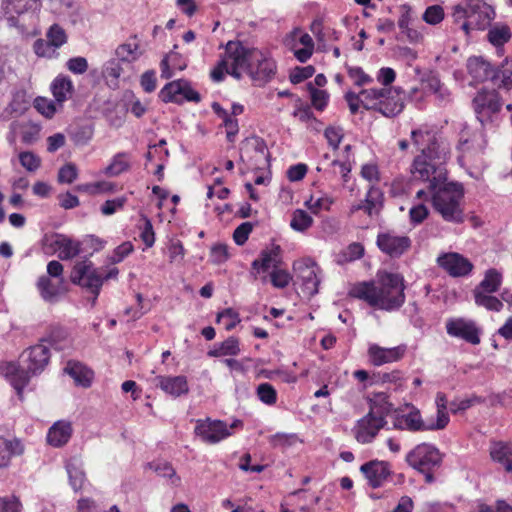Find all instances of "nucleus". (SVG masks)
I'll return each mask as SVG.
<instances>
[{
	"mask_svg": "<svg viewBox=\"0 0 512 512\" xmlns=\"http://www.w3.org/2000/svg\"><path fill=\"white\" fill-rule=\"evenodd\" d=\"M411 139L420 153L413 161L411 173L415 180L430 181L432 187L447 179L444 164L449 157V147L439 142L435 130L422 125L412 130Z\"/></svg>",
	"mask_w": 512,
	"mask_h": 512,
	"instance_id": "obj_1",
	"label": "nucleus"
},
{
	"mask_svg": "<svg viewBox=\"0 0 512 512\" xmlns=\"http://www.w3.org/2000/svg\"><path fill=\"white\" fill-rule=\"evenodd\" d=\"M360 175L368 181L370 185H376L380 181V172L378 166L374 163L362 165Z\"/></svg>",
	"mask_w": 512,
	"mask_h": 512,
	"instance_id": "obj_63",
	"label": "nucleus"
},
{
	"mask_svg": "<svg viewBox=\"0 0 512 512\" xmlns=\"http://www.w3.org/2000/svg\"><path fill=\"white\" fill-rule=\"evenodd\" d=\"M405 349L403 347L383 348L376 344L370 345L368 355L375 366L392 363L402 358Z\"/></svg>",
	"mask_w": 512,
	"mask_h": 512,
	"instance_id": "obj_26",
	"label": "nucleus"
},
{
	"mask_svg": "<svg viewBox=\"0 0 512 512\" xmlns=\"http://www.w3.org/2000/svg\"><path fill=\"white\" fill-rule=\"evenodd\" d=\"M365 213L373 216L379 213L384 203V194L376 185H370L365 196Z\"/></svg>",
	"mask_w": 512,
	"mask_h": 512,
	"instance_id": "obj_38",
	"label": "nucleus"
},
{
	"mask_svg": "<svg viewBox=\"0 0 512 512\" xmlns=\"http://www.w3.org/2000/svg\"><path fill=\"white\" fill-rule=\"evenodd\" d=\"M144 51L140 46L137 37H132L129 41L120 44L116 50L115 55L120 62L133 63L137 61Z\"/></svg>",
	"mask_w": 512,
	"mask_h": 512,
	"instance_id": "obj_31",
	"label": "nucleus"
},
{
	"mask_svg": "<svg viewBox=\"0 0 512 512\" xmlns=\"http://www.w3.org/2000/svg\"><path fill=\"white\" fill-rule=\"evenodd\" d=\"M314 220L312 216L303 209H296L291 216L290 227L297 232L304 233L312 227Z\"/></svg>",
	"mask_w": 512,
	"mask_h": 512,
	"instance_id": "obj_46",
	"label": "nucleus"
},
{
	"mask_svg": "<svg viewBox=\"0 0 512 512\" xmlns=\"http://www.w3.org/2000/svg\"><path fill=\"white\" fill-rule=\"evenodd\" d=\"M242 426L240 420H235L231 425L217 419H198L194 428V433L204 443L214 445L232 435V429Z\"/></svg>",
	"mask_w": 512,
	"mask_h": 512,
	"instance_id": "obj_10",
	"label": "nucleus"
},
{
	"mask_svg": "<svg viewBox=\"0 0 512 512\" xmlns=\"http://www.w3.org/2000/svg\"><path fill=\"white\" fill-rule=\"evenodd\" d=\"M276 65L274 61L267 57L261 50L254 52V60L248 74L256 85H263L275 73Z\"/></svg>",
	"mask_w": 512,
	"mask_h": 512,
	"instance_id": "obj_21",
	"label": "nucleus"
},
{
	"mask_svg": "<svg viewBox=\"0 0 512 512\" xmlns=\"http://www.w3.org/2000/svg\"><path fill=\"white\" fill-rule=\"evenodd\" d=\"M437 407L436 421H433V425L430 428H436L437 430L444 429L449 423L448 415V401L444 393H437L435 399Z\"/></svg>",
	"mask_w": 512,
	"mask_h": 512,
	"instance_id": "obj_44",
	"label": "nucleus"
},
{
	"mask_svg": "<svg viewBox=\"0 0 512 512\" xmlns=\"http://www.w3.org/2000/svg\"><path fill=\"white\" fill-rule=\"evenodd\" d=\"M142 224L140 225V238L144 242L147 248H150L155 243V233L153 230V226L151 221L145 217L142 216L141 218Z\"/></svg>",
	"mask_w": 512,
	"mask_h": 512,
	"instance_id": "obj_55",
	"label": "nucleus"
},
{
	"mask_svg": "<svg viewBox=\"0 0 512 512\" xmlns=\"http://www.w3.org/2000/svg\"><path fill=\"white\" fill-rule=\"evenodd\" d=\"M34 107L40 114H42L46 118L53 117L57 111V106L55 105V103L52 100L45 97H37L34 101Z\"/></svg>",
	"mask_w": 512,
	"mask_h": 512,
	"instance_id": "obj_56",
	"label": "nucleus"
},
{
	"mask_svg": "<svg viewBox=\"0 0 512 512\" xmlns=\"http://www.w3.org/2000/svg\"><path fill=\"white\" fill-rule=\"evenodd\" d=\"M217 322L222 324L227 331H230L240 322V317L235 310L228 308L217 315Z\"/></svg>",
	"mask_w": 512,
	"mask_h": 512,
	"instance_id": "obj_54",
	"label": "nucleus"
},
{
	"mask_svg": "<svg viewBox=\"0 0 512 512\" xmlns=\"http://www.w3.org/2000/svg\"><path fill=\"white\" fill-rule=\"evenodd\" d=\"M403 282V277L397 273L379 271L374 281L355 284L349 294L372 307L393 311L405 302Z\"/></svg>",
	"mask_w": 512,
	"mask_h": 512,
	"instance_id": "obj_2",
	"label": "nucleus"
},
{
	"mask_svg": "<svg viewBox=\"0 0 512 512\" xmlns=\"http://www.w3.org/2000/svg\"><path fill=\"white\" fill-rule=\"evenodd\" d=\"M406 462L410 467L422 473L427 483H432L434 471L441 466L442 454L436 446L421 443L406 455Z\"/></svg>",
	"mask_w": 512,
	"mask_h": 512,
	"instance_id": "obj_7",
	"label": "nucleus"
},
{
	"mask_svg": "<svg viewBox=\"0 0 512 512\" xmlns=\"http://www.w3.org/2000/svg\"><path fill=\"white\" fill-rule=\"evenodd\" d=\"M488 40L495 47H501L511 39V31L506 25L496 24L488 32Z\"/></svg>",
	"mask_w": 512,
	"mask_h": 512,
	"instance_id": "obj_48",
	"label": "nucleus"
},
{
	"mask_svg": "<svg viewBox=\"0 0 512 512\" xmlns=\"http://www.w3.org/2000/svg\"><path fill=\"white\" fill-rule=\"evenodd\" d=\"M422 18L427 24L437 25L444 19V9L440 5L429 6L423 13Z\"/></svg>",
	"mask_w": 512,
	"mask_h": 512,
	"instance_id": "obj_57",
	"label": "nucleus"
},
{
	"mask_svg": "<svg viewBox=\"0 0 512 512\" xmlns=\"http://www.w3.org/2000/svg\"><path fill=\"white\" fill-rule=\"evenodd\" d=\"M33 50L37 56L49 59L56 58L59 55L58 48L54 47L47 38L46 40L37 39L33 44Z\"/></svg>",
	"mask_w": 512,
	"mask_h": 512,
	"instance_id": "obj_51",
	"label": "nucleus"
},
{
	"mask_svg": "<svg viewBox=\"0 0 512 512\" xmlns=\"http://www.w3.org/2000/svg\"><path fill=\"white\" fill-rule=\"evenodd\" d=\"M360 471L373 488L381 487L391 474L390 465L379 460H372L363 464Z\"/></svg>",
	"mask_w": 512,
	"mask_h": 512,
	"instance_id": "obj_23",
	"label": "nucleus"
},
{
	"mask_svg": "<svg viewBox=\"0 0 512 512\" xmlns=\"http://www.w3.org/2000/svg\"><path fill=\"white\" fill-rule=\"evenodd\" d=\"M185 68L186 63L181 60L179 54L176 52H170L160 63L161 77L169 79L173 77L175 70L182 71Z\"/></svg>",
	"mask_w": 512,
	"mask_h": 512,
	"instance_id": "obj_39",
	"label": "nucleus"
},
{
	"mask_svg": "<svg viewBox=\"0 0 512 512\" xmlns=\"http://www.w3.org/2000/svg\"><path fill=\"white\" fill-rule=\"evenodd\" d=\"M148 466L159 476L170 478L172 484H177L180 481V478L176 475L174 468L166 461H153L149 463Z\"/></svg>",
	"mask_w": 512,
	"mask_h": 512,
	"instance_id": "obj_50",
	"label": "nucleus"
},
{
	"mask_svg": "<svg viewBox=\"0 0 512 512\" xmlns=\"http://www.w3.org/2000/svg\"><path fill=\"white\" fill-rule=\"evenodd\" d=\"M377 245L387 255L399 257L411 246V240L409 237L398 235L395 232H384L378 234Z\"/></svg>",
	"mask_w": 512,
	"mask_h": 512,
	"instance_id": "obj_20",
	"label": "nucleus"
},
{
	"mask_svg": "<svg viewBox=\"0 0 512 512\" xmlns=\"http://www.w3.org/2000/svg\"><path fill=\"white\" fill-rule=\"evenodd\" d=\"M293 270L303 296L311 298L316 295L320 284V269L317 264L310 258H304L294 262Z\"/></svg>",
	"mask_w": 512,
	"mask_h": 512,
	"instance_id": "obj_12",
	"label": "nucleus"
},
{
	"mask_svg": "<svg viewBox=\"0 0 512 512\" xmlns=\"http://www.w3.org/2000/svg\"><path fill=\"white\" fill-rule=\"evenodd\" d=\"M434 95L439 106H446L452 101L450 90L441 83L438 76L431 74L421 80L419 87H413L409 96L414 101H421L424 95Z\"/></svg>",
	"mask_w": 512,
	"mask_h": 512,
	"instance_id": "obj_14",
	"label": "nucleus"
},
{
	"mask_svg": "<svg viewBox=\"0 0 512 512\" xmlns=\"http://www.w3.org/2000/svg\"><path fill=\"white\" fill-rule=\"evenodd\" d=\"M280 263V247L276 246L268 251H263L260 258L255 259L252 263L253 269L266 272L270 268L276 269Z\"/></svg>",
	"mask_w": 512,
	"mask_h": 512,
	"instance_id": "obj_34",
	"label": "nucleus"
},
{
	"mask_svg": "<svg viewBox=\"0 0 512 512\" xmlns=\"http://www.w3.org/2000/svg\"><path fill=\"white\" fill-rule=\"evenodd\" d=\"M19 161L21 165L29 172L36 171L41 164L40 157L30 151L21 152L19 154Z\"/></svg>",
	"mask_w": 512,
	"mask_h": 512,
	"instance_id": "obj_59",
	"label": "nucleus"
},
{
	"mask_svg": "<svg viewBox=\"0 0 512 512\" xmlns=\"http://www.w3.org/2000/svg\"><path fill=\"white\" fill-rule=\"evenodd\" d=\"M432 425L433 421H424L420 411L413 406L408 413L396 416L393 422L395 429L411 432L437 430L436 428H430Z\"/></svg>",
	"mask_w": 512,
	"mask_h": 512,
	"instance_id": "obj_22",
	"label": "nucleus"
},
{
	"mask_svg": "<svg viewBox=\"0 0 512 512\" xmlns=\"http://www.w3.org/2000/svg\"><path fill=\"white\" fill-rule=\"evenodd\" d=\"M163 102L180 103L184 100L199 101L200 95L185 80H176L166 84L159 93Z\"/></svg>",
	"mask_w": 512,
	"mask_h": 512,
	"instance_id": "obj_18",
	"label": "nucleus"
},
{
	"mask_svg": "<svg viewBox=\"0 0 512 512\" xmlns=\"http://www.w3.org/2000/svg\"><path fill=\"white\" fill-rule=\"evenodd\" d=\"M157 385L167 394L173 397H180L189 391L187 378L178 376H158Z\"/></svg>",
	"mask_w": 512,
	"mask_h": 512,
	"instance_id": "obj_27",
	"label": "nucleus"
},
{
	"mask_svg": "<svg viewBox=\"0 0 512 512\" xmlns=\"http://www.w3.org/2000/svg\"><path fill=\"white\" fill-rule=\"evenodd\" d=\"M40 0H2V7L11 27H17L21 31L28 29L27 18H34V12L39 6Z\"/></svg>",
	"mask_w": 512,
	"mask_h": 512,
	"instance_id": "obj_11",
	"label": "nucleus"
},
{
	"mask_svg": "<svg viewBox=\"0 0 512 512\" xmlns=\"http://www.w3.org/2000/svg\"><path fill=\"white\" fill-rule=\"evenodd\" d=\"M324 136L329 146L335 150L339 147V144L341 143L344 137V133L342 128L330 126L325 129Z\"/></svg>",
	"mask_w": 512,
	"mask_h": 512,
	"instance_id": "obj_64",
	"label": "nucleus"
},
{
	"mask_svg": "<svg viewBox=\"0 0 512 512\" xmlns=\"http://www.w3.org/2000/svg\"><path fill=\"white\" fill-rule=\"evenodd\" d=\"M65 372L74 380L77 386L88 388L92 384L94 373L84 364L75 361H69L65 367Z\"/></svg>",
	"mask_w": 512,
	"mask_h": 512,
	"instance_id": "obj_28",
	"label": "nucleus"
},
{
	"mask_svg": "<svg viewBox=\"0 0 512 512\" xmlns=\"http://www.w3.org/2000/svg\"><path fill=\"white\" fill-rule=\"evenodd\" d=\"M482 399L477 396L468 397L465 399H456L449 404V410L452 413L465 411L475 404L481 403Z\"/></svg>",
	"mask_w": 512,
	"mask_h": 512,
	"instance_id": "obj_61",
	"label": "nucleus"
},
{
	"mask_svg": "<svg viewBox=\"0 0 512 512\" xmlns=\"http://www.w3.org/2000/svg\"><path fill=\"white\" fill-rule=\"evenodd\" d=\"M240 343L236 337H228L217 343L207 352L209 357L237 356L240 353Z\"/></svg>",
	"mask_w": 512,
	"mask_h": 512,
	"instance_id": "obj_37",
	"label": "nucleus"
},
{
	"mask_svg": "<svg viewBox=\"0 0 512 512\" xmlns=\"http://www.w3.org/2000/svg\"><path fill=\"white\" fill-rule=\"evenodd\" d=\"M270 279L275 288L283 289L289 285L292 277L286 270L276 268L270 273Z\"/></svg>",
	"mask_w": 512,
	"mask_h": 512,
	"instance_id": "obj_60",
	"label": "nucleus"
},
{
	"mask_svg": "<svg viewBox=\"0 0 512 512\" xmlns=\"http://www.w3.org/2000/svg\"><path fill=\"white\" fill-rule=\"evenodd\" d=\"M37 287L41 297L47 302L57 301L66 292L64 279H53L48 276H41Z\"/></svg>",
	"mask_w": 512,
	"mask_h": 512,
	"instance_id": "obj_25",
	"label": "nucleus"
},
{
	"mask_svg": "<svg viewBox=\"0 0 512 512\" xmlns=\"http://www.w3.org/2000/svg\"><path fill=\"white\" fill-rule=\"evenodd\" d=\"M50 246L61 260H69L80 253L81 244L66 235L56 234L50 239Z\"/></svg>",
	"mask_w": 512,
	"mask_h": 512,
	"instance_id": "obj_24",
	"label": "nucleus"
},
{
	"mask_svg": "<svg viewBox=\"0 0 512 512\" xmlns=\"http://www.w3.org/2000/svg\"><path fill=\"white\" fill-rule=\"evenodd\" d=\"M66 470L69 477V482L74 491H79L84 488L86 478L81 464L77 460H71L66 465Z\"/></svg>",
	"mask_w": 512,
	"mask_h": 512,
	"instance_id": "obj_45",
	"label": "nucleus"
},
{
	"mask_svg": "<svg viewBox=\"0 0 512 512\" xmlns=\"http://www.w3.org/2000/svg\"><path fill=\"white\" fill-rule=\"evenodd\" d=\"M70 135L77 145H86L93 137V128L89 125L76 126L71 129Z\"/></svg>",
	"mask_w": 512,
	"mask_h": 512,
	"instance_id": "obj_52",
	"label": "nucleus"
},
{
	"mask_svg": "<svg viewBox=\"0 0 512 512\" xmlns=\"http://www.w3.org/2000/svg\"><path fill=\"white\" fill-rule=\"evenodd\" d=\"M130 168V155L126 152H119L113 156L110 164L105 168L104 174L116 177Z\"/></svg>",
	"mask_w": 512,
	"mask_h": 512,
	"instance_id": "obj_42",
	"label": "nucleus"
},
{
	"mask_svg": "<svg viewBox=\"0 0 512 512\" xmlns=\"http://www.w3.org/2000/svg\"><path fill=\"white\" fill-rule=\"evenodd\" d=\"M446 330L450 336L461 338L471 344L480 342V330L475 322L465 318H452L446 322Z\"/></svg>",
	"mask_w": 512,
	"mask_h": 512,
	"instance_id": "obj_19",
	"label": "nucleus"
},
{
	"mask_svg": "<svg viewBox=\"0 0 512 512\" xmlns=\"http://www.w3.org/2000/svg\"><path fill=\"white\" fill-rule=\"evenodd\" d=\"M385 424V417L381 414H377L373 409H371L365 416L356 422L352 431L357 442L361 444H369L375 439Z\"/></svg>",
	"mask_w": 512,
	"mask_h": 512,
	"instance_id": "obj_15",
	"label": "nucleus"
},
{
	"mask_svg": "<svg viewBox=\"0 0 512 512\" xmlns=\"http://www.w3.org/2000/svg\"><path fill=\"white\" fill-rule=\"evenodd\" d=\"M490 454L494 461L503 465L505 470L512 474V444L495 443L491 447Z\"/></svg>",
	"mask_w": 512,
	"mask_h": 512,
	"instance_id": "obj_36",
	"label": "nucleus"
},
{
	"mask_svg": "<svg viewBox=\"0 0 512 512\" xmlns=\"http://www.w3.org/2000/svg\"><path fill=\"white\" fill-rule=\"evenodd\" d=\"M467 69L471 77L476 81H493L494 69L491 64L482 57H471L467 61Z\"/></svg>",
	"mask_w": 512,
	"mask_h": 512,
	"instance_id": "obj_32",
	"label": "nucleus"
},
{
	"mask_svg": "<svg viewBox=\"0 0 512 512\" xmlns=\"http://www.w3.org/2000/svg\"><path fill=\"white\" fill-rule=\"evenodd\" d=\"M491 294L492 293L474 290L475 303L478 306L484 307L490 311H501L503 308V302Z\"/></svg>",
	"mask_w": 512,
	"mask_h": 512,
	"instance_id": "obj_47",
	"label": "nucleus"
},
{
	"mask_svg": "<svg viewBox=\"0 0 512 512\" xmlns=\"http://www.w3.org/2000/svg\"><path fill=\"white\" fill-rule=\"evenodd\" d=\"M118 273L119 270L113 267L103 276L94 268L92 262L84 260L74 265L70 278L73 283L88 289L97 297L102 287L103 280L116 278Z\"/></svg>",
	"mask_w": 512,
	"mask_h": 512,
	"instance_id": "obj_8",
	"label": "nucleus"
},
{
	"mask_svg": "<svg viewBox=\"0 0 512 512\" xmlns=\"http://www.w3.org/2000/svg\"><path fill=\"white\" fill-rule=\"evenodd\" d=\"M495 17L492 6L480 0H470L454 8L453 18L461 23V29L468 35L471 30H484Z\"/></svg>",
	"mask_w": 512,
	"mask_h": 512,
	"instance_id": "obj_6",
	"label": "nucleus"
},
{
	"mask_svg": "<svg viewBox=\"0 0 512 512\" xmlns=\"http://www.w3.org/2000/svg\"><path fill=\"white\" fill-rule=\"evenodd\" d=\"M66 344L57 342L53 336L25 350L19 363H5L0 366L1 374L10 382L18 395L29 383L31 377L43 372L50 360V348L63 350Z\"/></svg>",
	"mask_w": 512,
	"mask_h": 512,
	"instance_id": "obj_3",
	"label": "nucleus"
},
{
	"mask_svg": "<svg viewBox=\"0 0 512 512\" xmlns=\"http://www.w3.org/2000/svg\"><path fill=\"white\" fill-rule=\"evenodd\" d=\"M71 435V423L67 421H57L49 428L47 441L54 447H62L69 441Z\"/></svg>",
	"mask_w": 512,
	"mask_h": 512,
	"instance_id": "obj_30",
	"label": "nucleus"
},
{
	"mask_svg": "<svg viewBox=\"0 0 512 512\" xmlns=\"http://www.w3.org/2000/svg\"><path fill=\"white\" fill-rule=\"evenodd\" d=\"M372 90L375 92L372 110L378 111L386 117H394L403 110L404 92L400 88L383 87L372 88Z\"/></svg>",
	"mask_w": 512,
	"mask_h": 512,
	"instance_id": "obj_13",
	"label": "nucleus"
},
{
	"mask_svg": "<svg viewBox=\"0 0 512 512\" xmlns=\"http://www.w3.org/2000/svg\"><path fill=\"white\" fill-rule=\"evenodd\" d=\"M437 263L452 277L469 276L474 268L473 263L468 258L457 252L439 255Z\"/></svg>",
	"mask_w": 512,
	"mask_h": 512,
	"instance_id": "obj_17",
	"label": "nucleus"
},
{
	"mask_svg": "<svg viewBox=\"0 0 512 512\" xmlns=\"http://www.w3.org/2000/svg\"><path fill=\"white\" fill-rule=\"evenodd\" d=\"M289 41L297 43L298 46L314 48L312 37L301 29H294L289 35H287L285 43Z\"/></svg>",
	"mask_w": 512,
	"mask_h": 512,
	"instance_id": "obj_58",
	"label": "nucleus"
},
{
	"mask_svg": "<svg viewBox=\"0 0 512 512\" xmlns=\"http://www.w3.org/2000/svg\"><path fill=\"white\" fill-rule=\"evenodd\" d=\"M374 95L375 92L374 90H372V88L363 89L359 94L349 91L345 94V100L349 106L351 113L356 114L360 106L364 107L367 110H372L374 104Z\"/></svg>",
	"mask_w": 512,
	"mask_h": 512,
	"instance_id": "obj_33",
	"label": "nucleus"
},
{
	"mask_svg": "<svg viewBox=\"0 0 512 512\" xmlns=\"http://www.w3.org/2000/svg\"><path fill=\"white\" fill-rule=\"evenodd\" d=\"M459 140L457 149L460 153L459 162L466 167L469 175L475 179H480L485 168V163L481 154L486 147V140L482 133L474 132L466 123L458 124Z\"/></svg>",
	"mask_w": 512,
	"mask_h": 512,
	"instance_id": "obj_4",
	"label": "nucleus"
},
{
	"mask_svg": "<svg viewBox=\"0 0 512 512\" xmlns=\"http://www.w3.org/2000/svg\"><path fill=\"white\" fill-rule=\"evenodd\" d=\"M46 38L58 49L67 42V34L58 24H53L49 27L46 32Z\"/></svg>",
	"mask_w": 512,
	"mask_h": 512,
	"instance_id": "obj_53",
	"label": "nucleus"
},
{
	"mask_svg": "<svg viewBox=\"0 0 512 512\" xmlns=\"http://www.w3.org/2000/svg\"><path fill=\"white\" fill-rule=\"evenodd\" d=\"M501 101L495 90H481L473 99V108L477 119L484 124L501 108Z\"/></svg>",
	"mask_w": 512,
	"mask_h": 512,
	"instance_id": "obj_16",
	"label": "nucleus"
},
{
	"mask_svg": "<svg viewBox=\"0 0 512 512\" xmlns=\"http://www.w3.org/2000/svg\"><path fill=\"white\" fill-rule=\"evenodd\" d=\"M428 182L429 190L433 192L431 198L434 209L445 221L461 222L463 220V186L455 182L446 183V179L436 187H432L431 182Z\"/></svg>",
	"mask_w": 512,
	"mask_h": 512,
	"instance_id": "obj_5",
	"label": "nucleus"
},
{
	"mask_svg": "<svg viewBox=\"0 0 512 512\" xmlns=\"http://www.w3.org/2000/svg\"><path fill=\"white\" fill-rule=\"evenodd\" d=\"M23 453L24 444L20 439L0 436V468L7 467L13 456H20Z\"/></svg>",
	"mask_w": 512,
	"mask_h": 512,
	"instance_id": "obj_29",
	"label": "nucleus"
},
{
	"mask_svg": "<svg viewBox=\"0 0 512 512\" xmlns=\"http://www.w3.org/2000/svg\"><path fill=\"white\" fill-rule=\"evenodd\" d=\"M254 52L257 48L244 45L239 41H229L225 47L224 57L228 62L229 74L236 79H241L253 64Z\"/></svg>",
	"mask_w": 512,
	"mask_h": 512,
	"instance_id": "obj_9",
	"label": "nucleus"
},
{
	"mask_svg": "<svg viewBox=\"0 0 512 512\" xmlns=\"http://www.w3.org/2000/svg\"><path fill=\"white\" fill-rule=\"evenodd\" d=\"M493 84L499 88H512V58H506L504 62L494 70Z\"/></svg>",
	"mask_w": 512,
	"mask_h": 512,
	"instance_id": "obj_40",
	"label": "nucleus"
},
{
	"mask_svg": "<svg viewBox=\"0 0 512 512\" xmlns=\"http://www.w3.org/2000/svg\"><path fill=\"white\" fill-rule=\"evenodd\" d=\"M52 93L59 106L70 97L73 84L70 78L66 76H58L52 82L51 85Z\"/></svg>",
	"mask_w": 512,
	"mask_h": 512,
	"instance_id": "obj_41",
	"label": "nucleus"
},
{
	"mask_svg": "<svg viewBox=\"0 0 512 512\" xmlns=\"http://www.w3.org/2000/svg\"><path fill=\"white\" fill-rule=\"evenodd\" d=\"M502 273L495 268L488 269L482 281L474 290H480L488 293L497 292L502 284Z\"/></svg>",
	"mask_w": 512,
	"mask_h": 512,
	"instance_id": "obj_43",
	"label": "nucleus"
},
{
	"mask_svg": "<svg viewBox=\"0 0 512 512\" xmlns=\"http://www.w3.org/2000/svg\"><path fill=\"white\" fill-rule=\"evenodd\" d=\"M256 395L263 404L268 406L274 405L278 398L276 389L267 382L260 383L257 386Z\"/></svg>",
	"mask_w": 512,
	"mask_h": 512,
	"instance_id": "obj_49",
	"label": "nucleus"
},
{
	"mask_svg": "<svg viewBox=\"0 0 512 512\" xmlns=\"http://www.w3.org/2000/svg\"><path fill=\"white\" fill-rule=\"evenodd\" d=\"M230 257L228 246L223 243H217L211 247L210 260L214 264H222Z\"/></svg>",
	"mask_w": 512,
	"mask_h": 512,
	"instance_id": "obj_62",
	"label": "nucleus"
},
{
	"mask_svg": "<svg viewBox=\"0 0 512 512\" xmlns=\"http://www.w3.org/2000/svg\"><path fill=\"white\" fill-rule=\"evenodd\" d=\"M335 203V198L328 193L319 192L313 194L304 203L305 207L314 215H318L322 211H330Z\"/></svg>",
	"mask_w": 512,
	"mask_h": 512,
	"instance_id": "obj_35",
	"label": "nucleus"
}]
</instances>
